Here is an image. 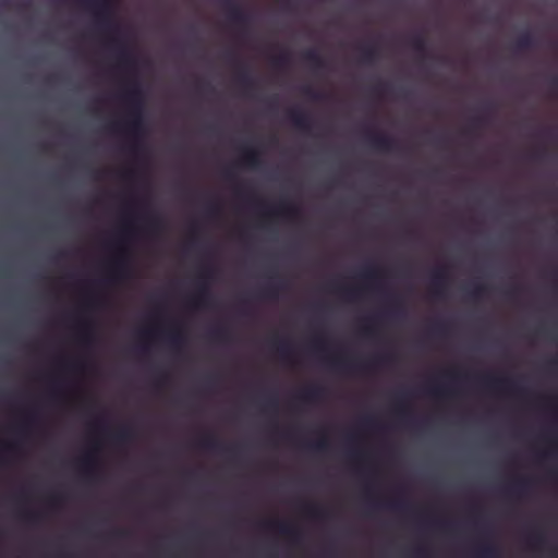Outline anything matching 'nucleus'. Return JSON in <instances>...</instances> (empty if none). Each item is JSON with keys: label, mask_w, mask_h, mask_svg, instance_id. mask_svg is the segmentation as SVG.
Wrapping results in <instances>:
<instances>
[{"label": "nucleus", "mask_w": 558, "mask_h": 558, "mask_svg": "<svg viewBox=\"0 0 558 558\" xmlns=\"http://www.w3.org/2000/svg\"><path fill=\"white\" fill-rule=\"evenodd\" d=\"M88 11L95 19L100 32L111 35L110 49L114 51L119 61V69L129 76H133L130 85L119 95L120 101L126 107L128 116L123 121L113 122L110 130L113 133H123L126 136L125 150L141 167L148 163L146 147V125L144 119L145 99L140 78L136 76L137 59L129 50L121 37V27L113 20L114 2L117 0H74Z\"/></svg>", "instance_id": "1"}, {"label": "nucleus", "mask_w": 558, "mask_h": 558, "mask_svg": "<svg viewBox=\"0 0 558 558\" xmlns=\"http://www.w3.org/2000/svg\"><path fill=\"white\" fill-rule=\"evenodd\" d=\"M137 218L148 230H159L161 227L160 217L151 211L148 196L132 194L128 210L122 216V227L108 243L112 254L105 263V276L95 280L83 277L78 272H70L66 275L68 283L89 294L97 284L112 286L128 279L131 275L129 245L140 242L143 238V230L136 225Z\"/></svg>", "instance_id": "2"}, {"label": "nucleus", "mask_w": 558, "mask_h": 558, "mask_svg": "<svg viewBox=\"0 0 558 558\" xmlns=\"http://www.w3.org/2000/svg\"><path fill=\"white\" fill-rule=\"evenodd\" d=\"M359 281L345 283L339 279L328 281V288L348 302H357L369 296L389 298L395 289L384 269L376 263H365L357 275Z\"/></svg>", "instance_id": "3"}, {"label": "nucleus", "mask_w": 558, "mask_h": 558, "mask_svg": "<svg viewBox=\"0 0 558 558\" xmlns=\"http://www.w3.org/2000/svg\"><path fill=\"white\" fill-rule=\"evenodd\" d=\"M207 257L211 259L205 263L198 276L193 281L182 286L181 282L172 280L166 287L156 291L159 296L179 294L192 310H201L209 304L214 295V284L219 275V268L214 262L216 251L214 247L207 250Z\"/></svg>", "instance_id": "4"}, {"label": "nucleus", "mask_w": 558, "mask_h": 558, "mask_svg": "<svg viewBox=\"0 0 558 558\" xmlns=\"http://www.w3.org/2000/svg\"><path fill=\"white\" fill-rule=\"evenodd\" d=\"M223 179L234 183L233 191L236 198L244 201V207L263 216H282L286 218H294L300 216L301 207L287 199L279 204H270L248 193L236 181V173L233 167H228L222 172Z\"/></svg>", "instance_id": "5"}, {"label": "nucleus", "mask_w": 558, "mask_h": 558, "mask_svg": "<svg viewBox=\"0 0 558 558\" xmlns=\"http://www.w3.org/2000/svg\"><path fill=\"white\" fill-rule=\"evenodd\" d=\"M315 348L322 352L327 354V359L329 363L339 369L347 371V372H367L376 366H378L381 362H384L385 356H374L372 359H368L366 361L361 362H351L344 357L342 353H330V342L327 338L319 337L316 338L314 341Z\"/></svg>", "instance_id": "6"}, {"label": "nucleus", "mask_w": 558, "mask_h": 558, "mask_svg": "<svg viewBox=\"0 0 558 558\" xmlns=\"http://www.w3.org/2000/svg\"><path fill=\"white\" fill-rule=\"evenodd\" d=\"M364 138L369 146L380 153L405 151V145L401 141L386 133L375 131L369 123L364 125Z\"/></svg>", "instance_id": "7"}, {"label": "nucleus", "mask_w": 558, "mask_h": 558, "mask_svg": "<svg viewBox=\"0 0 558 558\" xmlns=\"http://www.w3.org/2000/svg\"><path fill=\"white\" fill-rule=\"evenodd\" d=\"M221 7L226 11L230 23L239 28V38L246 40L250 35L248 26L252 22V13L235 0H221Z\"/></svg>", "instance_id": "8"}, {"label": "nucleus", "mask_w": 558, "mask_h": 558, "mask_svg": "<svg viewBox=\"0 0 558 558\" xmlns=\"http://www.w3.org/2000/svg\"><path fill=\"white\" fill-rule=\"evenodd\" d=\"M38 422L39 413L37 409L33 408L23 414L22 420L14 426V433L17 436L16 439L3 446V460H5V458L10 454L17 452L20 448V438L28 435L29 432L38 424Z\"/></svg>", "instance_id": "9"}, {"label": "nucleus", "mask_w": 558, "mask_h": 558, "mask_svg": "<svg viewBox=\"0 0 558 558\" xmlns=\"http://www.w3.org/2000/svg\"><path fill=\"white\" fill-rule=\"evenodd\" d=\"M483 387L492 391L525 397L527 389L521 387L517 380L509 376H496L494 374H485L480 377Z\"/></svg>", "instance_id": "10"}, {"label": "nucleus", "mask_w": 558, "mask_h": 558, "mask_svg": "<svg viewBox=\"0 0 558 558\" xmlns=\"http://www.w3.org/2000/svg\"><path fill=\"white\" fill-rule=\"evenodd\" d=\"M427 286L432 296L444 299L450 286L449 265L445 263L436 265L428 276Z\"/></svg>", "instance_id": "11"}, {"label": "nucleus", "mask_w": 558, "mask_h": 558, "mask_svg": "<svg viewBox=\"0 0 558 558\" xmlns=\"http://www.w3.org/2000/svg\"><path fill=\"white\" fill-rule=\"evenodd\" d=\"M226 59L232 65H240V69L235 75V83L239 87L246 90L256 86V77L246 65L242 64L241 57L235 50L228 51L226 53Z\"/></svg>", "instance_id": "12"}, {"label": "nucleus", "mask_w": 558, "mask_h": 558, "mask_svg": "<svg viewBox=\"0 0 558 558\" xmlns=\"http://www.w3.org/2000/svg\"><path fill=\"white\" fill-rule=\"evenodd\" d=\"M290 288V281L274 272L258 289V294L270 301H277L280 294Z\"/></svg>", "instance_id": "13"}, {"label": "nucleus", "mask_w": 558, "mask_h": 558, "mask_svg": "<svg viewBox=\"0 0 558 558\" xmlns=\"http://www.w3.org/2000/svg\"><path fill=\"white\" fill-rule=\"evenodd\" d=\"M288 121L298 130L310 133L316 125V121L305 111L298 107L287 111Z\"/></svg>", "instance_id": "14"}, {"label": "nucleus", "mask_w": 558, "mask_h": 558, "mask_svg": "<svg viewBox=\"0 0 558 558\" xmlns=\"http://www.w3.org/2000/svg\"><path fill=\"white\" fill-rule=\"evenodd\" d=\"M97 451V447H92L77 460V468L88 480H94L98 471Z\"/></svg>", "instance_id": "15"}, {"label": "nucleus", "mask_w": 558, "mask_h": 558, "mask_svg": "<svg viewBox=\"0 0 558 558\" xmlns=\"http://www.w3.org/2000/svg\"><path fill=\"white\" fill-rule=\"evenodd\" d=\"M197 445L204 450L211 452H223L231 457H235L239 453V447L225 446L213 435H206L202 437Z\"/></svg>", "instance_id": "16"}, {"label": "nucleus", "mask_w": 558, "mask_h": 558, "mask_svg": "<svg viewBox=\"0 0 558 558\" xmlns=\"http://www.w3.org/2000/svg\"><path fill=\"white\" fill-rule=\"evenodd\" d=\"M263 526L266 529L276 530L282 536L289 538L293 543H299L301 539V532L291 523L284 521H265Z\"/></svg>", "instance_id": "17"}, {"label": "nucleus", "mask_w": 558, "mask_h": 558, "mask_svg": "<svg viewBox=\"0 0 558 558\" xmlns=\"http://www.w3.org/2000/svg\"><path fill=\"white\" fill-rule=\"evenodd\" d=\"M356 49L360 52L359 61L364 65H373L379 57L375 38H371L367 43L359 44Z\"/></svg>", "instance_id": "18"}, {"label": "nucleus", "mask_w": 558, "mask_h": 558, "mask_svg": "<svg viewBox=\"0 0 558 558\" xmlns=\"http://www.w3.org/2000/svg\"><path fill=\"white\" fill-rule=\"evenodd\" d=\"M407 45L421 59H428L432 57V49L427 45L422 33H414L407 37Z\"/></svg>", "instance_id": "19"}, {"label": "nucleus", "mask_w": 558, "mask_h": 558, "mask_svg": "<svg viewBox=\"0 0 558 558\" xmlns=\"http://www.w3.org/2000/svg\"><path fill=\"white\" fill-rule=\"evenodd\" d=\"M495 116V106L492 102H485L481 106L480 110L470 118V121L475 128H484L492 123Z\"/></svg>", "instance_id": "20"}, {"label": "nucleus", "mask_w": 558, "mask_h": 558, "mask_svg": "<svg viewBox=\"0 0 558 558\" xmlns=\"http://www.w3.org/2000/svg\"><path fill=\"white\" fill-rule=\"evenodd\" d=\"M462 290L469 299L477 301L487 293V286L481 278H473L464 283Z\"/></svg>", "instance_id": "21"}, {"label": "nucleus", "mask_w": 558, "mask_h": 558, "mask_svg": "<svg viewBox=\"0 0 558 558\" xmlns=\"http://www.w3.org/2000/svg\"><path fill=\"white\" fill-rule=\"evenodd\" d=\"M241 159L242 162L251 169H258L263 165L259 151L248 144H244L241 147Z\"/></svg>", "instance_id": "22"}, {"label": "nucleus", "mask_w": 558, "mask_h": 558, "mask_svg": "<svg viewBox=\"0 0 558 558\" xmlns=\"http://www.w3.org/2000/svg\"><path fill=\"white\" fill-rule=\"evenodd\" d=\"M325 393V388L319 385H312L306 388H304L302 391H300L296 395V399L305 404H314L318 400L322 399V397Z\"/></svg>", "instance_id": "23"}, {"label": "nucleus", "mask_w": 558, "mask_h": 558, "mask_svg": "<svg viewBox=\"0 0 558 558\" xmlns=\"http://www.w3.org/2000/svg\"><path fill=\"white\" fill-rule=\"evenodd\" d=\"M395 413L402 421L408 423L411 418V408L408 400V393L402 391L396 396Z\"/></svg>", "instance_id": "24"}, {"label": "nucleus", "mask_w": 558, "mask_h": 558, "mask_svg": "<svg viewBox=\"0 0 558 558\" xmlns=\"http://www.w3.org/2000/svg\"><path fill=\"white\" fill-rule=\"evenodd\" d=\"M474 554L483 558H495L499 555V550L494 543L483 538L475 544Z\"/></svg>", "instance_id": "25"}, {"label": "nucleus", "mask_w": 558, "mask_h": 558, "mask_svg": "<svg viewBox=\"0 0 558 558\" xmlns=\"http://www.w3.org/2000/svg\"><path fill=\"white\" fill-rule=\"evenodd\" d=\"M302 57L314 70L320 71L327 69L326 60L316 48L306 49Z\"/></svg>", "instance_id": "26"}, {"label": "nucleus", "mask_w": 558, "mask_h": 558, "mask_svg": "<svg viewBox=\"0 0 558 558\" xmlns=\"http://www.w3.org/2000/svg\"><path fill=\"white\" fill-rule=\"evenodd\" d=\"M531 483L532 481L529 477H517L511 481L506 490L510 495L522 497L527 493Z\"/></svg>", "instance_id": "27"}, {"label": "nucleus", "mask_w": 558, "mask_h": 558, "mask_svg": "<svg viewBox=\"0 0 558 558\" xmlns=\"http://www.w3.org/2000/svg\"><path fill=\"white\" fill-rule=\"evenodd\" d=\"M111 439L119 445H123L133 439L134 433L130 426H122L114 433L110 434Z\"/></svg>", "instance_id": "28"}, {"label": "nucleus", "mask_w": 558, "mask_h": 558, "mask_svg": "<svg viewBox=\"0 0 558 558\" xmlns=\"http://www.w3.org/2000/svg\"><path fill=\"white\" fill-rule=\"evenodd\" d=\"M428 392L437 399H444L452 397L456 391L448 385L433 384L428 387Z\"/></svg>", "instance_id": "29"}, {"label": "nucleus", "mask_w": 558, "mask_h": 558, "mask_svg": "<svg viewBox=\"0 0 558 558\" xmlns=\"http://www.w3.org/2000/svg\"><path fill=\"white\" fill-rule=\"evenodd\" d=\"M302 511L310 518L323 520L327 515V511L318 505L307 504L302 507Z\"/></svg>", "instance_id": "30"}, {"label": "nucleus", "mask_w": 558, "mask_h": 558, "mask_svg": "<svg viewBox=\"0 0 558 558\" xmlns=\"http://www.w3.org/2000/svg\"><path fill=\"white\" fill-rule=\"evenodd\" d=\"M536 46V39L533 34L525 32L519 36L515 41L517 50H525Z\"/></svg>", "instance_id": "31"}, {"label": "nucleus", "mask_w": 558, "mask_h": 558, "mask_svg": "<svg viewBox=\"0 0 558 558\" xmlns=\"http://www.w3.org/2000/svg\"><path fill=\"white\" fill-rule=\"evenodd\" d=\"M301 92L305 96H307L310 99L315 100V101H325L329 98L328 93L320 90V89H315L310 85L302 86Z\"/></svg>", "instance_id": "32"}, {"label": "nucleus", "mask_w": 558, "mask_h": 558, "mask_svg": "<svg viewBox=\"0 0 558 558\" xmlns=\"http://www.w3.org/2000/svg\"><path fill=\"white\" fill-rule=\"evenodd\" d=\"M305 447L317 452H326L329 449V440L326 436H322L317 440L306 444Z\"/></svg>", "instance_id": "33"}, {"label": "nucleus", "mask_w": 558, "mask_h": 558, "mask_svg": "<svg viewBox=\"0 0 558 558\" xmlns=\"http://www.w3.org/2000/svg\"><path fill=\"white\" fill-rule=\"evenodd\" d=\"M527 541L534 547H543L546 543V537L542 531L536 530L529 535Z\"/></svg>", "instance_id": "34"}, {"label": "nucleus", "mask_w": 558, "mask_h": 558, "mask_svg": "<svg viewBox=\"0 0 558 558\" xmlns=\"http://www.w3.org/2000/svg\"><path fill=\"white\" fill-rule=\"evenodd\" d=\"M291 63V57L288 52H281L279 54H276L274 58H272V64L276 66V68H279V69H283V68H287L288 65H290Z\"/></svg>", "instance_id": "35"}, {"label": "nucleus", "mask_w": 558, "mask_h": 558, "mask_svg": "<svg viewBox=\"0 0 558 558\" xmlns=\"http://www.w3.org/2000/svg\"><path fill=\"white\" fill-rule=\"evenodd\" d=\"M185 342V337L182 332L180 331H175V332H172L170 336H169V343L170 345L175 349V350H179L182 348V345L184 344Z\"/></svg>", "instance_id": "36"}, {"label": "nucleus", "mask_w": 558, "mask_h": 558, "mask_svg": "<svg viewBox=\"0 0 558 558\" xmlns=\"http://www.w3.org/2000/svg\"><path fill=\"white\" fill-rule=\"evenodd\" d=\"M21 517L29 524H38L41 520L40 512L37 511H21Z\"/></svg>", "instance_id": "37"}, {"label": "nucleus", "mask_w": 558, "mask_h": 558, "mask_svg": "<svg viewBox=\"0 0 558 558\" xmlns=\"http://www.w3.org/2000/svg\"><path fill=\"white\" fill-rule=\"evenodd\" d=\"M208 218L213 219L219 216L220 206L217 201H211L205 208Z\"/></svg>", "instance_id": "38"}, {"label": "nucleus", "mask_w": 558, "mask_h": 558, "mask_svg": "<svg viewBox=\"0 0 558 558\" xmlns=\"http://www.w3.org/2000/svg\"><path fill=\"white\" fill-rule=\"evenodd\" d=\"M264 410L277 413V411H278V399H277L276 396L271 395V396H268L265 399Z\"/></svg>", "instance_id": "39"}, {"label": "nucleus", "mask_w": 558, "mask_h": 558, "mask_svg": "<svg viewBox=\"0 0 558 558\" xmlns=\"http://www.w3.org/2000/svg\"><path fill=\"white\" fill-rule=\"evenodd\" d=\"M277 351L282 355V356H289L291 353H292V348L290 345V343L286 340H280L277 342Z\"/></svg>", "instance_id": "40"}, {"label": "nucleus", "mask_w": 558, "mask_h": 558, "mask_svg": "<svg viewBox=\"0 0 558 558\" xmlns=\"http://www.w3.org/2000/svg\"><path fill=\"white\" fill-rule=\"evenodd\" d=\"M387 506L393 510L405 512L410 509V506L407 502L400 500H392L387 502Z\"/></svg>", "instance_id": "41"}, {"label": "nucleus", "mask_w": 558, "mask_h": 558, "mask_svg": "<svg viewBox=\"0 0 558 558\" xmlns=\"http://www.w3.org/2000/svg\"><path fill=\"white\" fill-rule=\"evenodd\" d=\"M523 289H524V284H523V282H521L519 280H511L508 286V291L511 294L521 293L523 291Z\"/></svg>", "instance_id": "42"}, {"label": "nucleus", "mask_w": 558, "mask_h": 558, "mask_svg": "<svg viewBox=\"0 0 558 558\" xmlns=\"http://www.w3.org/2000/svg\"><path fill=\"white\" fill-rule=\"evenodd\" d=\"M69 256H70V251H68V250H60L59 252H57L56 254H53L50 257V262L53 263V264H58V263H60L61 260L65 259Z\"/></svg>", "instance_id": "43"}, {"label": "nucleus", "mask_w": 558, "mask_h": 558, "mask_svg": "<svg viewBox=\"0 0 558 558\" xmlns=\"http://www.w3.org/2000/svg\"><path fill=\"white\" fill-rule=\"evenodd\" d=\"M63 368L70 369V371H78L83 367V363L80 361H66L62 363Z\"/></svg>", "instance_id": "44"}, {"label": "nucleus", "mask_w": 558, "mask_h": 558, "mask_svg": "<svg viewBox=\"0 0 558 558\" xmlns=\"http://www.w3.org/2000/svg\"><path fill=\"white\" fill-rule=\"evenodd\" d=\"M60 396V380L54 378L52 380V389L50 391V398L57 400Z\"/></svg>", "instance_id": "45"}, {"label": "nucleus", "mask_w": 558, "mask_h": 558, "mask_svg": "<svg viewBox=\"0 0 558 558\" xmlns=\"http://www.w3.org/2000/svg\"><path fill=\"white\" fill-rule=\"evenodd\" d=\"M555 133L551 129H539L535 131L534 136L536 137H547L551 138L554 137Z\"/></svg>", "instance_id": "46"}, {"label": "nucleus", "mask_w": 558, "mask_h": 558, "mask_svg": "<svg viewBox=\"0 0 558 558\" xmlns=\"http://www.w3.org/2000/svg\"><path fill=\"white\" fill-rule=\"evenodd\" d=\"M548 278H549V281H550L551 287H553L555 290H558V268H557V269H554L553 271H550V272L548 274Z\"/></svg>", "instance_id": "47"}, {"label": "nucleus", "mask_w": 558, "mask_h": 558, "mask_svg": "<svg viewBox=\"0 0 558 558\" xmlns=\"http://www.w3.org/2000/svg\"><path fill=\"white\" fill-rule=\"evenodd\" d=\"M363 425L366 426L367 428H376L378 426V422L375 417L373 416H366L363 418Z\"/></svg>", "instance_id": "48"}, {"label": "nucleus", "mask_w": 558, "mask_h": 558, "mask_svg": "<svg viewBox=\"0 0 558 558\" xmlns=\"http://www.w3.org/2000/svg\"><path fill=\"white\" fill-rule=\"evenodd\" d=\"M413 554L415 556H420V557L428 556V551H427L426 547L423 545L415 546L413 549Z\"/></svg>", "instance_id": "49"}, {"label": "nucleus", "mask_w": 558, "mask_h": 558, "mask_svg": "<svg viewBox=\"0 0 558 558\" xmlns=\"http://www.w3.org/2000/svg\"><path fill=\"white\" fill-rule=\"evenodd\" d=\"M63 499V496L61 494H53L50 497V504L51 506H56Z\"/></svg>", "instance_id": "50"}, {"label": "nucleus", "mask_w": 558, "mask_h": 558, "mask_svg": "<svg viewBox=\"0 0 558 558\" xmlns=\"http://www.w3.org/2000/svg\"><path fill=\"white\" fill-rule=\"evenodd\" d=\"M129 535V532L126 530H116L113 531V536L117 538H124Z\"/></svg>", "instance_id": "51"}, {"label": "nucleus", "mask_w": 558, "mask_h": 558, "mask_svg": "<svg viewBox=\"0 0 558 558\" xmlns=\"http://www.w3.org/2000/svg\"><path fill=\"white\" fill-rule=\"evenodd\" d=\"M410 234H411L412 240L415 242H421L423 240V236L415 230H412L410 232Z\"/></svg>", "instance_id": "52"}, {"label": "nucleus", "mask_w": 558, "mask_h": 558, "mask_svg": "<svg viewBox=\"0 0 558 558\" xmlns=\"http://www.w3.org/2000/svg\"><path fill=\"white\" fill-rule=\"evenodd\" d=\"M432 523H433L434 525H437V526H439V527H444V529L451 527V524H450V523H448V522H444V521H438V520H437V521H435V520H433V521H432Z\"/></svg>", "instance_id": "53"}, {"label": "nucleus", "mask_w": 558, "mask_h": 558, "mask_svg": "<svg viewBox=\"0 0 558 558\" xmlns=\"http://www.w3.org/2000/svg\"><path fill=\"white\" fill-rule=\"evenodd\" d=\"M435 141L437 143H445L448 141V136L446 134H436L435 135Z\"/></svg>", "instance_id": "54"}, {"label": "nucleus", "mask_w": 558, "mask_h": 558, "mask_svg": "<svg viewBox=\"0 0 558 558\" xmlns=\"http://www.w3.org/2000/svg\"><path fill=\"white\" fill-rule=\"evenodd\" d=\"M366 314H409L408 312L400 311V312H367Z\"/></svg>", "instance_id": "55"}, {"label": "nucleus", "mask_w": 558, "mask_h": 558, "mask_svg": "<svg viewBox=\"0 0 558 558\" xmlns=\"http://www.w3.org/2000/svg\"><path fill=\"white\" fill-rule=\"evenodd\" d=\"M362 457H363V453H362V452H360V451H352V452L350 453V458H351L352 460H357V459H361Z\"/></svg>", "instance_id": "56"}, {"label": "nucleus", "mask_w": 558, "mask_h": 558, "mask_svg": "<svg viewBox=\"0 0 558 558\" xmlns=\"http://www.w3.org/2000/svg\"><path fill=\"white\" fill-rule=\"evenodd\" d=\"M93 426H94L97 430H99V432H104L102 424H101L100 420H98V418H97V420L94 422Z\"/></svg>", "instance_id": "57"}, {"label": "nucleus", "mask_w": 558, "mask_h": 558, "mask_svg": "<svg viewBox=\"0 0 558 558\" xmlns=\"http://www.w3.org/2000/svg\"><path fill=\"white\" fill-rule=\"evenodd\" d=\"M387 84H380L378 87H377V92L381 95L386 94L387 92Z\"/></svg>", "instance_id": "58"}, {"label": "nucleus", "mask_w": 558, "mask_h": 558, "mask_svg": "<svg viewBox=\"0 0 558 558\" xmlns=\"http://www.w3.org/2000/svg\"><path fill=\"white\" fill-rule=\"evenodd\" d=\"M445 375L452 379H458V377H459L458 373H456V372H448Z\"/></svg>", "instance_id": "59"}, {"label": "nucleus", "mask_w": 558, "mask_h": 558, "mask_svg": "<svg viewBox=\"0 0 558 558\" xmlns=\"http://www.w3.org/2000/svg\"><path fill=\"white\" fill-rule=\"evenodd\" d=\"M544 154V151H539V153H536L534 155L531 156L532 159H539L542 157V155Z\"/></svg>", "instance_id": "60"}, {"label": "nucleus", "mask_w": 558, "mask_h": 558, "mask_svg": "<svg viewBox=\"0 0 558 558\" xmlns=\"http://www.w3.org/2000/svg\"><path fill=\"white\" fill-rule=\"evenodd\" d=\"M204 90H205V87H204L203 85H198V86H196V92H197L198 94H204Z\"/></svg>", "instance_id": "61"}, {"label": "nucleus", "mask_w": 558, "mask_h": 558, "mask_svg": "<svg viewBox=\"0 0 558 558\" xmlns=\"http://www.w3.org/2000/svg\"><path fill=\"white\" fill-rule=\"evenodd\" d=\"M553 85L554 87L557 89L558 92V75L556 77L553 78Z\"/></svg>", "instance_id": "62"}, {"label": "nucleus", "mask_w": 558, "mask_h": 558, "mask_svg": "<svg viewBox=\"0 0 558 558\" xmlns=\"http://www.w3.org/2000/svg\"><path fill=\"white\" fill-rule=\"evenodd\" d=\"M201 245V242L198 240H194L193 242H191V246L193 247H198Z\"/></svg>", "instance_id": "63"}, {"label": "nucleus", "mask_w": 558, "mask_h": 558, "mask_svg": "<svg viewBox=\"0 0 558 558\" xmlns=\"http://www.w3.org/2000/svg\"><path fill=\"white\" fill-rule=\"evenodd\" d=\"M167 379V376L165 374H162L159 379H158V384H162L163 381H166Z\"/></svg>", "instance_id": "64"}]
</instances>
